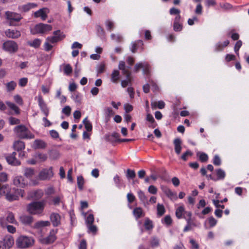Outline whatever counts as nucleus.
I'll return each mask as SVG.
<instances>
[{
    "mask_svg": "<svg viewBox=\"0 0 249 249\" xmlns=\"http://www.w3.org/2000/svg\"><path fill=\"white\" fill-rule=\"evenodd\" d=\"M127 199L128 202L131 203L135 200V196L133 194L129 193L127 195Z\"/></svg>",
    "mask_w": 249,
    "mask_h": 249,
    "instance_id": "nucleus-61",
    "label": "nucleus"
},
{
    "mask_svg": "<svg viewBox=\"0 0 249 249\" xmlns=\"http://www.w3.org/2000/svg\"><path fill=\"white\" fill-rule=\"evenodd\" d=\"M192 155L193 153L190 150H187L182 155L181 158L182 160L186 161L187 160V157L188 156H191Z\"/></svg>",
    "mask_w": 249,
    "mask_h": 249,
    "instance_id": "nucleus-56",
    "label": "nucleus"
},
{
    "mask_svg": "<svg viewBox=\"0 0 249 249\" xmlns=\"http://www.w3.org/2000/svg\"><path fill=\"white\" fill-rule=\"evenodd\" d=\"M0 225L2 228L6 227L7 231L10 233H14L16 232V228L12 225H7L3 216L0 217Z\"/></svg>",
    "mask_w": 249,
    "mask_h": 249,
    "instance_id": "nucleus-13",
    "label": "nucleus"
},
{
    "mask_svg": "<svg viewBox=\"0 0 249 249\" xmlns=\"http://www.w3.org/2000/svg\"><path fill=\"white\" fill-rule=\"evenodd\" d=\"M36 6L37 4L35 3H28L27 4L19 6L18 9L21 11L25 12Z\"/></svg>",
    "mask_w": 249,
    "mask_h": 249,
    "instance_id": "nucleus-21",
    "label": "nucleus"
},
{
    "mask_svg": "<svg viewBox=\"0 0 249 249\" xmlns=\"http://www.w3.org/2000/svg\"><path fill=\"white\" fill-rule=\"evenodd\" d=\"M50 225V223L48 221H39L35 223L34 228L38 229L41 227L48 226Z\"/></svg>",
    "mask_w": 249,
    "mask_h": 249,
    "instance_id": "nucleus-36",
    "label": "nucleus"
},
{
    "mask_svg": "<svg viewBox=\"0 0 249 249\" xmlns=\"http://www.w3.org/2000/svg\"><path fill=\"white\" fill-rule=\"evenodd\" d=\"M136 174L134 170L130 169L127 170L126 177L127 178H133L135 177Z\"/></svg>",
    "mask_w": 249,
    "mask_h": 249,
    "instance_id": "nucleus-52",
    "label": "nucleus"
},
{
    "mask_svg": "<svg viewBox=\"0 0 249 249\" xmlns=\"http://www.w3.org/2000/svg\"><path fill=\"white\" fill-rule=\"evenodd\" d=\"M242 44V41L241 40L238 41L234 46V51L236 53L237 55L239 54L238 51L240 47H241Z\"/></svg>",
    "mask_w": 249,
    "mask_h": 249,
    "instance_id": "nucleus-60",
    "label": "nucleus"
},
{
    "mask_svg": "<svg viewBox=\"0 0 249 249\" xmlns=\"http://www.w3.org/2000/svg\"><path fill=\"white\" fill-rule=\"evenodd\" d=\"M19 220L23 225L30 226L33 222L34 218L31 215L23 214L20 216Z\"/></svg>",
    "mask_w": 249,
    "mask_h": 249,
    "instance_id": "nucleus-12",
    "label": "nucleus"
},
{
    "mask_svg": "<svg viewBox=\"0 0 249 249\" xmlns=\"http://www.w3.org/2000/svg\"><path fill=\"white\" fill-rule=\"evenodd\" d=\"M53 232V231L52 232L51 231L48 236L41 239V242L44 244H49L53 243L56 239Z\"/></svg>",
    "mask_w": 249,
    "mask_h": 249,
    "instance_id": "nucleus-19",
    "label": "nucleus"
},
{
    "mask_svg": "<svg viewBox=\"0 0 249 249\" xmlns=\"http://www.w3.org/2000/svg\"><path fill=\"white\" fill-rule=\"evenodd\" d=\"M10 189V188L8 185H1L0 184V196H6Z\"/></svg>",
    "mask_w": 249,
    "mask_h": 249,
    "instance_id": "nucleus-31",
    "label": "nucleus"
},
{
    "mask_svg": "<svg viewBox=\"0 0 249 249\" xmlns=\"http://www.w3.org/2000/svg\"><path fill=\"white\" fill-rule=\"evenodd\" d=\"M148 191L149 193L155 195L157 193L158 189L154 185H150L148 188Z\"/></svg>",
    "mask_w": 249,
    "mask_h": 249,
    "instance_id": "nucleus-57",
    "label": "nucleus"
},
{
    "mask_svg": "<svg viewBox=\"0 0 249 249\" xmlns=\"http://www.w3.org/2000/svg\"><path fill=\"white\" fill-rule=\"evenodd\" d=\"M38 102L41 111L46 117H47L49 114V109L44 101L43 98L40 95L38 96Z\"/></svg>",
    "mask_w": 249,
    "mask_h": 249,
    "instance_id": "nucleus-11",
    "label": "nucleus"
},
{
    "mask_svg": "<svg viewBox=\"0 0 249 249\" xmlns=\"http://www.w3.org/2000/svg\"><path fill=\"white\" fill-rule=\"evenodd\" d=\"M208 222L210 227H214L217 223V220L213 217H210L208 219Z\"/></svg>",
    "mask_w": 249,
    "mask_h": 249,
    "instance_id": "nucleus-59",
    "label": "nucleus"
},
{
    "mask_svg": "<svg viewBox=\"0 0 249 249\" xmlns=\"http://www.w3.org/2000/svg\"><path fill=\"white\" fill-rule=\"evenodd\" d=\"M5 35L8 37L12 38H18L21 36L20 32L19 31L11 29L6 30Z\"/></svg>",
    "mask_w": 249,
    "mask_h": 249,
    "instance_id": "nucleus-16",
    "label": "nucleus"
},
{
    "mask_svg": "<svg viewBox=\"0 0 249 249\" xmlns=\"http://www.w3.org/2000/svg\"><path fill=\"white\" fill-rule=\"evenodd\" d=\"M14 185L18 187L24 188L28 185V181L27 178L22 176H15L13 179Z\"/></svg>",
    "mask_w": 249,
    "mask_h": 249,
    "instance_id": "nucleus-7",
    "label": "nucleus"
},
{
    "mask_svg": "<svg viewBox=\"0 0 249 249\" xmlns=\"http://www.w3.org/2000/svg\"><path fill=\"white\" fill-rule=\"evenodd\" d=\"M41 43V40L39 38L35 39L33 41H29L28 44L34 48H38L39 47Z\"/></svg>",
    "mask_w": 249,
    "mask_h": 249,
    "instance_id": "nucleus-32",
    "label": "nucleus"
},
{
    "mask_svg": "<svg viewBox=\"0 0 249 249\" xmlns=\"http://www.w3.org/2000/svg\"><path fill=\"white\" fill-rule=\"evenodd\" d=\"M14 131L20 139H31L35 137V135L24 125H18L16 126Z\"/></svg>",
    "mask_w": 249,
    "mask_h": 249,
    "instance_id": "nucleus-3",
    "label": "nucleus"
},
{
    "mask_svg": "<svg viewBox=\"0 0 249 249\" xmlns=\"http://www.w3.org/2000/svg\"><path fill=\"white\" fill-rule=\"evenodd\" d=\"M162 222L167 226H169L172 224V220L170 216L166 215L162 220Z\"/></svg>",
    "mask_w": 249,
    "mask_h": 249,
    "instance_id": "nucleus-50",
    "label": "nucleus"
},
{
    "mask_svg": "<svg viewBox=\"0 0 249 249\" xmlns=\"http://www.w3.org/2000/svg\"><path fill=\"white\" fill-rule=\"evenodd\" d=\"M146 121L149 122L150 124L148 125L149 127L155 128L157 125L153 116L150 114H147L146 118Z\"/></svg>",
    "mask_w": 249,
    "mask_h": 249,
    "instance_id": "nucleus-34",
    "label": "nucleus"
},
{
    "mask_svg": "<svg viewBox=\"0 0 249 249\" xmlns=\"http://www.w3.org/2000/svg\"><path fill=\"white\" fill-rule=\"evenodd\" d=\"M46 143L45 142L41 140H36L34 142L33 147L35 149H43L46 147Z\"/></svg>",
    "mask_w": 249,
    "mask_h": 249,
    "instance_id": "nucleus-23",
    "label": "nucleus"
},
{
    "mask_svg": "<svg viewBox=\"0 0 249 249\" xmlns=\"http://www.w3.org/2000/svg\"><path fill=\"white\" fill-rule=\"evenodd\" d=\"M8 176L7 174L4 172L0 173V181L6 182L7 180Z\"/></svg>",
    "mask_w": 249,
    "mask_h": 249,
    "instance_id": "nucleus-64",
    "label": "nucleus"
},
{
    "mask_svg": "<svg viewBox=\"0 0 249 249\" xmlns=\"http://www.w3.org/2000/svg\"><path fill=\"white\" fill-rule=\"evenodd\" d=\"M42 121H43V125L45 127H49L52 125V123L51 122L48 120L47 118V117L45 116L42 118Z\"/></svg>",
    "mask_w": 249,
    "mask_h": 249,
    "instance_id": "nucleus-63",
    "label": "nucleus"
},
{
    "mask_svg": "<svg viewBox=\"0 0 249 249\" xmlns=\"http://www.w3.org/2000/svg\"><path fill=\"white\" fill-rule=\"evenodd\" d=\"M133 215L137 218L138 219L144 215V213L141 207H137L133 210Z\"/></svg>",
    "mask_w": 249,
    "mask_h": 249,
    "instance_id": "nucleus-30",
    "label": "nucleus"
},
{
    "mask_svg": "<svg viewBox=\"0 0 249 249\" xmlns=\"http://www.w3.org/2000/svg\"><path fill=\"white\" fill-rule=\"evenodd\" d=\"M60 30H57L53 32V36H49L46 40L52 43H56L61 40L60 36Z\"/></svg>",
    "mask_w": 249,
    "mask_h": 249,
    "instance_id": "nucleus-17",
    "label": "nucleus"
},
{
    "mask_svg": "<svg viewBox=\"0 0 249 249\" xmlns=\"http://www.w3.org/2000/svg\"><path fill=\"white\" fill-rule=\"evenodd\" d=\"M83 124L85 125V127L87 131H91L92 129V126L90 122L88 120L87 117L83 121Z\"/></svg>",
    "mask_w": 249,
    "mask_h": 249,
    "instance_id": "nucleus-40",
    "label": "nucleus"
},
{
    "mask_svg": "<svg viewBox=\"0 0 249 249\" xmlns=\"http://www.w3.org/2000/svg\"><path fill=\"white\" fill-rule=\"evenodd\" d=\"M52 30V26L50 25L39 23L35 26V27L31 29V32L33 35L37 34H47Z\"/></svg>",
    "mask_w": 249,
    "mask_h": 249,
    "instance_id": "nucleus-4",
    "label": "nucleus"
},
{
    "mask_svg": "<svg viewBox=\"0 0 249 249\" xmlns=\"http://www.w3.org/2000/svg\"><path fill=\"white\" fill-rule=\"evenodd\" d=\"M138 196L140 201L144 204H145V202H147V198L144 192L142 190H139L138 191Z\"/></svg>",
    "mask_w": 249,
    "mask_h": 249,
    "instance_id": "nucleus-39",
    "label": "nucleus"
},
{
    "mask_svg": "<svg viewBox=\"0 0 249 249\" xmlns=\"http://www.w3.org/2000/svg\"><path fill=\"white\" fill-rule=\"evenodd\" d=\"M104 111L105 116L107 121L114 114L113 110L110 107H106L104 109Z\"/></svg>",
    "mask_w": 249,
    "mask_h": 249,
    "instance_id": "nucleus-38",
    "label": "nucleus"
},
{
    "mask_svg": "<svg viewBox=\"0 0 249 249\" xmlns=\"http://www.w3.org/2000/svg\"><path fill=\"white\" fill-rule=\"evenodd\" d=\"M16 155L17 153L13 152L12 154L6 156V160L9 164L12 166H19L21 164V162L16 158Z\"/></svg>",
    "mask_w": 249,
    "mask_h": 249,
    "instance_id": "nucleus-10",
    "label": "nucleus"
},
{
    "mask_svg": "<svg viewBox=\"0 0 249 249\" xmlns=\"http://www.w3.org/2000/svg\"><path fill=\"white\" fill-rule=\"evenodd\" d=\"M53 176L52 168L43 169L38 174V179L41 180L50 179Z\"/></svg>",
    "mask_w": 249,
    "mask_h": 249,
    "instance_id": "nucleus-8",
    "label": "nucleus"
},
{
    "mask_svg": "<svg viewBox=\"0 0 249 249\" xmlns=\"http://www.w3.org/2000/svg\"><path fill=\"white\" fill-rule=\"evenodd\" d=\"M5 249H10L13 245L14 240L13 237L11 235L5 236L2 241Z\"/></svg>",
    "mask_w": 249,
    "mask_h": 249,
    "instance_id": "nucleus-18",
    "label": "nucleus"
},
{
    "mask_svg": "<svg viewBox=\"0 0 249 249\" xmlns=\"http://www.w3.org/2000/svg\"><path fill=\"white\" fill-rule=\"evenodd\" d=\"M173 143L175 146V150L176 153L179 155L181 151L182 142L179 138H176L174 140Z\"/></svg>",
    "mask_w": 249,
    "mask_h": 249,
    "instance_id": "nucleus-24",
    "label": "nucleus"
},
{
    "mask_svg": "<svg viewBox=\"0 0 249 249\" xmlns=\"http://www.w3.org/2000/svg\"><path fill=\"white\" fill-rule=\"evenodd\" d=\"M77 183L79 190H82L83 189V185L84 184V179L82 176H78L77 177Z\"/></svg>",
    "mask_w": 249,
    "mask_h": 249,
    "instance_id": "nucleus-42",
    "label": "nucleus"
},
{
    "mask_svg": "<svg viewBox=\"0 0 249 249\" xmlns=\"http://www.w3.org/2000/svg\"><path fill=\"white\" fill-rule=\"evenodd\" d=\"M180 19V16H177L175 18V21L174 23V30L175 31H180L182 30V26L181 24L179 23Z\"/></svg>",
    "mask_w": 249,
    "mask_h": 249,
    "instance_id": "nucleus-27",
    "label": "nucleus"
},
{
    "mask_svg": "<svg viewBox=\"0 0 249 249\" xmlns=\"http://www.w3.org/2000/svg\"><path fill=\"white\" fill-rule=\"evenodd\" d=\"M119 71L117 70H114L111 74V81L113 83L116 82L119 79Z\"/></svg>",
    "mask_w": 249,
    "mask_h": 249,
    "instance_id": "nucleus-41",
    "label": "nucleus"
},
{
    "mask_svg": "<svg viewBox=\"0 0 249 249\" xmlns=\"http://www.w3.org/2000/svg\"><path fill=\"white\" fill-rule=\"evenodd\" d=\"M118 68L119 70L122 71V73L125 75L126 77H131V72L129 71L130 67H126L124 61H120L119 62Z\"/></svg>",
    "mask_w": 249,
    "mask_h": 249,
    "instance_id": "nucleus-14",
    "label": "nucleus"
},
{
    "mask_svg": "<svg viewBox=\"0 0 249 249\" xmlns=\"http://www.w3.org/2000/svg\"><path fill=\"white\" fill-rule=\"evenodd\" d=\"M6 104L11 110L14 111L16 114L18 115L20 113V109L19 107L14 103L9 101H7L6 102Z\"/></svg>",
    "mask_w": 249,
    "mask_h": 249,
    "instance_id": "nucleus-29",
    "label": "nucleus"
},
{
    "mask_svg": "<svg viewBox=\"0 0 249 249\" xmlns=\"http://www.w3.org/2000/svg\"><path fill=\"white\" fill-rule=\"evenodd\" d=\"M196 155L198 157H199V160L202 162H205V161H207V160L208 159V155L204 153L198 152L197 153Z\"/></svg>",
    "mask_w": 249,
    "mask_h": 249,
    "instance_id": "nucleus-43",
    "label": "nucleus"
},
{
    "mask_svg": "<svg viewBox=\"0 0 249 249\" xmlns=\"http://www.w3.org/2000/svg\"><path fill=\"white\" fill-rule=\"evenodd\" d=\"M151 108L152 109H155L157 107L159 109H162L165 107V103L162 101L158 102L153 101L151 102Z\"/></svg>",
    "mask_w": 249,
    "mask_h": 249,
    "instance_id": "nucleus-28",
    "label": "nucleus"
},
{
    "mask_svg": "<svg viewBox=\"0 0 249 249\" xmlns=\"http://www.w3.org/2000/svg\"><path fill=\"white\" fill-rule=\"evenodd\" d=\"M3 49L10 53L16 52L18 50V46L16 42L12 40H8L3 43Z\"/></svg>",
    "mask_w": 249,
    "mask_h": 249,
    "instance_id": "nucleus-6",
    "label": "nucleus"
},
{
    "mask_svg": "<svg viewBox=\"0 0 249 249\" xmlns=\"http://www.w3.org/2000/svg\"><path fill=\"white\" fill-rule=\"evenodd\" d=\"M180 10L178 9H177L175 7H173L170 9L169 13L171 15H177V16L179 15Z\"/></svg>",
    "mask_w": 249,
    "mask_h": 249,
    "instance_id": "nucleus-58",
    "label": "nucleus"
},
{
    "mask_svg": "<svg viewBox=\"0 0 249 249\" xmlns=\"http://www.w3.org/2000/svg\"><path fill=\"white\" fill-rule=\"evenodd\" d=\"M5 15L6 19L9 21L10 25L12 26L18 25L16 22L20 21L23 18L20 14L11 11H6Z\"/></svg>",
    "mask_w": 249,
    "mask_h": 249,
    "instance_id": "nucleus-5",
    "label": "nucleus"
},
{
    "mask_svg": "<svg viewBox=\"0 0 249 249\" xmlns=\"http://www.w3.org/2000/svg\"><path fill=\"white\" fill-rule=\"evenodd\" d=\"M35 170L32 168H25L24 170V176L26 178L31 180L35 175Z\"/></svg>",
    "mask_w": 249,
    "mask_h": 249,
    "instance_id": "nucleus-25",
    "label": "nucleus"
},
{
    "mask_svg": "<svg viewBox=\"0 0 249 249\" xmlns=\"http://www.w3.org/2000/svg\"><path fill=\"white\" fill-rule=\"evenodd\" d=\"M157 215L159 217L162 216L165 212V209L163 204L158 203L157 206Z\"/></svg>",
    "mask_w": 249,
    "mask_h": 249,
    "instance_id": "nucleus-35",
    "label": "nucleus"
},
{
    "mask_svg": "<svg viewBox=\"0 0 249 249\" xmlns=\"http://www.w3.org/2000/svg\"><path fill=\"white\" fill-rule=\"evenodd\" d=\"M10 124L11 125L18 124L20 123L19 119L13 117H10L9 119Z\"/></svg>",
    "mask_w": 249,
    "mask_h": 249,
    "instance_id": "nucleus-49",
    "label": "nucleus"
},
{
    "mask_svg": "<svg viewBox=\"0 0 249 249\" xmlns=\"http://www.w3.org/2000/svg\"><path fill=\"white\" fill-rule=\"evenodd\" d=\"M49 12V9L47 8L40 9L34 13V16L36 18H41L42 20H45L47 18V13Z\"/></svg>",
    "mask_w": 249,
    "mask_h": 249,
    "instance_id": "nucleus-15",
    "label": "nucleus"
},
{
    "mask_svg": "<svg viewBox=\"0 0 249 249\" xmlns=\"http://www.w3.org/2000/svg\"><path fill=\"white\" fill-rule=\"evenodd\" d=\"M13 147L14 150L17 151L18 152L20 151L25 149V143L20 140L16 141L13 143Z\"/></svg>",
    "mask_w": 249,
    "mask_h": 249,
    "instance_id": "nucleus-20",
    "label": "nucleus"
},
{
    "mask_svg": "<svg viewBox=\"0 0 249 249\" xmlns=\"http://www.w3.org/2000/svg\"><path fill=\"white\" fill-rule=\"evenodd\" d=\"M45 205L46 202L44 200L33 201L27 205V210L31 214L42 215Z\"/></svg>",
    "mask_w": 249,
    "mask_h": 249,
    "instance_id": "nucleus-1",
    "label": "nucleus"
},
{
    "mask_svg": "<svg viewBox=\"0 0 249 249\" xmlns=\"http://www.w3.org/2000/svg\"><path fill=\"white\" fill-rule=\"evenodd\" d=\"M16 87H17V83L14 81H11L9 82H8L6 84V87L7 90V91H9V92L14 90L15 89Z\"/></svg>",
    "mask_w": 249,
    "mask_h": 249,
    "instance_id": "nucleus-37",
    "label": "nucleus"
},
{
    "mask_svg": "<svg viewBox=\"0 0 249 249\" xmlns=\"http://www.w3.org/2000/svg\"><path fill=\"white\" fill-rule=\"evenodd\" d=\"M19 191L18 189L15 188L9 190L8 193L6 195L5 198L9 201H13L18 199Z\"/></svg>",
    "mask_w": 249,
    "mask_h": 249,
    "instance_id": "nucleus-9",
    "label": "nucleus"
},
{
    "mask_svg": "<svg viewBox=\"0 0 249 249\" xmlns=\"http://www.w3.org/2000/svg\"><path fill=\"white\" fill-rule=\"evenodd\" d=\"M163 192L165 194V195L168 197L173 196L174 194L173 192L168 187H161Z\"/></svg>",
    "mask_w": 249,
    "mask_h": 249,
    "instance_id": "nucleus-46",
    "label": "nucleus"
},
{
    "mask_svg": "<svg viewBox=\"0 0 249 249\" xmlns=\"http://www.w3.org/2000/svg\"><path fill=\"white\" fill-rule=\"evenodd\" d=\"M216 174L219 179H223L225 177V172L221 169L216 171Z\"/></svg>",
    "mask_w": 249,
    "mask_h": 249,
    "instance_id": "nucleus-54",
    "label": "nucleus"
},
{
    "mask_svg": "<svg viewBox=\"0 0 249 249\" xmlns=\"http://www.w3.org/2000/svg\"><path fill=\"white\" fill-rule=\"evenodd\" d=\"M185 212V211L184 207L183 206H179L176 210V216L178 219L183 217Z\"/></svg>",
    "mask_w": 249,
    "mask_h": 249,
    "instance_id": "nucleus-33",
    "label": "nucleus"
},
{
    "mask_svg": "<svg viewBox=\"0 0 249 249\" xmlns=\"http://www.w3.org/2000/svg\"><path fill=\"white\" fill-rule=\"evenodd\" d=\"M145 65H144L143 63H137L134 68V71L136 72H137L139 71L140 69H142L143 67H144Z\"/></svg>",
    "mask_w": 249,
    "mask_h": 249,
    "instance_id": "nucleus-55",
    "label": "nucleus"
},
{
    "mask_svg": "<svg viewBox=\"0 0 249 249\" xmlns=\"http://www.w3.org/2000/svg\"><path fill=\"white\" fill-rule=\"evenodd\" d=\"M51 220L54 226H57L60 223V216L57 213H53L50 216Z\"/></svg>",
    "mask_w": 249,
    "mask_h": 249,
    "instance_id": "nucleus-26",
    "label": "nucleus"
},
{
    "mask_svg": "<svg viewBox=\"0 0 249 249\" xmlns=\"http://www.w3.org/2000/svg\"><path fill=\"white\" fill-rule=\"evenodd\" d=\"M50 41L46 40V42L44 44V49L46 51L49 52L52 50L53 46L49 43Z\"/></svg>",
    "mask_w": 249,
    "mask_h": 249,
    "instance_id": "nucleus-62",
    "label": "nucleus"
},
{
    "mask_svg": "<svg viewBox=\"0 0 249 249\" xmlns=\"http://www.w3.org/2000/svg\"><path fill=\"white\" fill-rule=\"evenodd\" d=\"M144 225L145 228L147 230H151L153 228V225L152 221L148 218H146L145 219Z\"/></svg>",
    "mask_w": 249,
    "mask_h": 249,
    "instance_id": "nucleus-45",
    "label": "nucleus"
},
{
    "mask_svg": "<svg viewBox=\"0 0 249 249\" xmlns=\"http://www.w3.org/2000/svg\"><path fill=\"white\" fill-rule=\"evenodd\" d=\"M105 137H106V139L107 141H110L111 140V138L112 137L114 139H115L117 141H118V139H119V138L120 137V135L118 133L113 132L111 135H106Z\"/></svg>",
    "mask_w": 249,
    "mask_h": 249,
    "instance_id": "nucleus-47",
    "label": "nucleus"
},
{
    "mask_svg": "<svg viewBox=\"0 0 249 249\" xmlns=\"http://www.w3.org/2000/svg\"><path fill=\"white\" fill-rule=\"evenodd\" d=\"M35 240L33 237L26 235H20L18 237L16 241V244L18 248L25 249L33 246Z\"/></svg>",
    "mask_w": 249,
    "mask_h": 249,
    "instance_id": "nucleus-2",
    "label": "nucleus"
},
{
    "mask_svg": "<svg viewBox=\"0 0 249 249\" xmlns=\"http://www.w3.org/2000/svg\"><path fill=\"white\" fill-rule=\"evenodd\" d=\"M94 216L92 214H89L86 218V223L87 225L92 224L94 221Z\"/></svg>",
    "mask_w": 249,
    "mask_h": 249,
    "instance_id": "nucleus-53",
    "label": "nucleus"
},
{
    "mask_svg": "<svg viewBox=\"0 0 249 249\" xmlns=\"http://www.w3.org/2000/svg\"><path fill=\"white\" fill-rule=\"evenodd\" d=\"M132 81V77H126V79L125 80H122L121 81V84L122 87L123 88H125L131 83Z\"/></svg>",
    "mask_w": 249,
    "mask_h": 249,
    "instance_id": "nucleus-44",
    "label": "nucleus"
},
{
    "mask_svg": "<svg viewBox=\"0 0 249 249\" xmlns=\"http://www.w3.org/2000/svg\"><path fill=\"white\" fill-rule=\"evenodd\" d=\"M43 193L41 190H37L33 192V196L35 199H39L42 197Z\"/></svg>",
    "mask_w": 249,
    "mask_h": 249,
    "instance_id": "nucleus-51",
    "label": "nucleus"
},
{
    "mask_svg": "<svg viewBox=\"0 0 249 249\" xmlns=\"http://www.w3.org/2000/svg\"><path fill=\"white\" fill-rule=\"evenodd\" d=\"M64 72L65 73L69 76L70 75L71 73H72V67L70 66V65L69 64H67L65 67H64Z\"/></svg>",
    "mask_w": 249,
    "mask_h": 249,
    "instance_id": "nucleus-48",
    "label": "nucleus"
},
{
    "mask_svg": "<svg viewBox=\"0 0 249 249\" xmlns=\"http://www.w3.org/2000/svg\"><path fill=\"white\" fill-rule=\"evenodd\" d=\"M5 221L10 224H13L15 225L18 224V222L15 219V215L12 212H9L7 213V215L5 218Z\"/></svg>",
    "mask_w": 249,
    "mask_h": 249,
    "instance_id": "nucleus-22",
    "label": "nucleus"
}]
</instances>
